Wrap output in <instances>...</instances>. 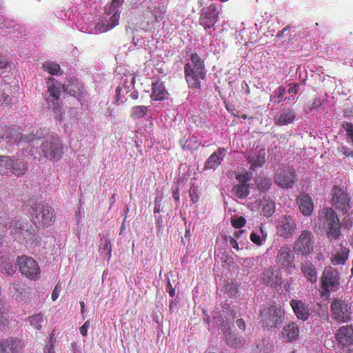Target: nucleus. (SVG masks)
I'll list each match as a JSON object with an SVG mask.
<instances>
[{"instance_id": "nucleus-1", "label": "nucleus", "mask_w": 353, "mask_h": 353, "mask_svg": "<svg viewBox=\"0 0 353 353\" xmlns=\"http://www.w3.org/2000/svg\"><path fill=\"white\" fill-rule=\"evenodd\" d=\"M185 80L189 88L192 89L201 88V81L205 78L204 61L196 53H192L190 57V62L184 66Z\"/></svg>"}, {"instance_id": "nucleus-2", "label": "nucleus", "mask_w": 353, "mask_h": 353, "mask_svg": "<svg viewBox=\"0 0 353 353\" xmlns=\"http://www.w3.org/2000/svg\"><path fill=\"white\" fill-rule=\"evenodd\" d=\"M32 210L30 219L37 228H46L54 223V211L48 204L37 203L32 206Z\"/></svg>"}, {"instance_id": "nucleus-3", "label": "nucleus", "mask_w": 353, "mask_h": 353, "mask_svg": "<svg viewBox=\"0 0 353 353\" xmlns=\"http://www.w3.org/2000/svg\"><path fill=\"white\" fill-rule=\"evenodd\" d=\"M284 310L275 305L264 307L260 312V321L268 330L276 328L282 325L285 316Z\"/></svg>"}, {"instance_id": "nucleus-4", "label": "nucleus", "mask_w": 353, "mask_h": 353, "mask_svg": "<svg viewBox=\"0 0 353 353\" xmlns=\"http://www.w3.org/2000/svg\"><path fill=\"white\" fill-rule=\"evenodd\" d=\"M7 230L13 234H18V239L23 241L26 245H36L39 241V236L36 229L33 226L29 228L22 225L19 221H12Z\"/></svg>"}, {"instance_id": "nucleus-5", "label": "nucleus", "mask_w": 353, "mask_h": 353, "mask_svg": "<svg viewBox=\"0 0 353 353\" xmlns=\"http://www.w3.org/2000/svg\"><path fill=\"white\" fill-rule=\"evenodd\" d=\"M43 156L53 162L61 159L63 154V146L57 135H51L46 138L41 145Z\"/></svg>"}, {"instance_id": "nucleus-6", "label": "nucleus", "mask_w": 353, "mask_h": 353, "mask_svg": "<svg viewBox=\"0 0 353 353\" xmlns=\"http://www.w3.org/2000/svg\"><path fill=\"white\" fill-rule=\"evenodd\" d=\"M34 130H31L30 134L26 131V133L19 132V128L16 125L6 126L3 129L1 138L8 142L17 143L20 142L30 143L42 137V134H38V130L34 134Z\"/></svg>"}, {"instance_id": "nucleus-7", "label": "nucleus", "mask_w": 353, "mask_h": 353, "mask_svg": "<svg viewBox=\"0 0 353 353\" xmlns=\"http://www.w3.org/2000/svg\"><path fill=\"white\" fill-rule=\"evenodd\" d=\"M330 312L334 320L341 323H347L352 319L353 306L345 300L335 299L331 303Z\"/></svg>"}, {"instance_id": "nucleus-8", "label": "nucleus", "mask_w": 353, "mask_h": 353, "mask_svg": "<svg viewBox=\"0 0 353 353\" xmlns=\"http://www.w3.org/2000/svg\"><path fill=\"white\" fill-rule=\"evenodd\" d=\"M323 216V228L330 239H336L341 235L339 219L332 208H325L322 210Z\"/></svg>"}, {"instance_id": "nucleus-9", "label": "nucleus", "mask_w": 353, "mask_h": 353, "mask_svg": "<svg viewBox=\"0 0 353 353\" xmlns=\"http://www.w3.org/2000/svg\"><path fill=\"white\" fill-rule=\"evenodd\" d=\"M17 262L19 271L30 280L37 281L39 279L41 270L38 263L30 256H18Z\"/></svg>"}, {"instance_id": "nucleus-10", "label": "nucleus", "mask_w": 353, "mask_h": 353, "mask_svg": "<svg viewBox=\"0 0 353 353\" xmlns=\"http://www.w3.org/2000/svg\"><path fill=\"white\" fill-rule=\"evenodd\" d=\"M219 14L217 6L215 4H211L203 8L200 13L199 23L209 35H212V31L215 29Z\"/></svg>"}, {"instance_id": "nucleus-11", "label": "nucleus", "mask_w": 353, "mask_h": 353, "mask_svg": "<svg viewBox=\"0 0 353 353\" xmlns=\"http://www.w3.org/2000/svg\"><path fill=\"white\" fill-rule=\"evenodd\" d=\"M314 244L312 233L308 230H303L295 241L293 249L296 254L306 256L313 252Z\"/></svg>"}, {"instance_id": "nucleus-12", "label": "nucleus", "mask_w": 353, "mask_h": 353, "mask_svg": "<svg viewBox=\"0 0 353 353\" xmlns=\"http://www.w3.org/2000/svg\"><path fill=\"white\" fill-rule=\"evenodd\" d=\"M332 205L343 214H346L351 208L350 198L341 188L335 186L332 188Z\"/></svg>"}, {"instance_id": "nucleus-13", "label": "nucleus", "mask_w": 353, "mask_h": 353, "mask_svg": "<svg viewBox=\"0 0 353 353\" xmlns=\"http://www.w3.org/2000/svg\"><path fill=\"white\" fill-rule=\"evenodd\" d=\"M48 95L46 101L48 106L52 109L55 114V117L59 118L61 116V108L60 105V87L54 84L48 86Z\"/></svg>"}, {"instance_id": "nucleus-14", "label": "nucleus", "mask_w": 353, "mask_h": 353, "mask_svg": "<svg viewBox=\"0 0 353 353\" xmlns=\"http://www.w3.org/2000/svg\"><path fill=\"white\" fill-rule=\"evenodd\" d=\"M321 283L324 291L329 292L334 290L340 283L338 271L332 268L325 269L323 272Z\"/></svg>"}, {"instance_id": "nucleus-15", "label": "nucleus", "mask_w": 353, "mask_h": 353, "mask_svg": "<svg viewBox=\"0 0 353 353\" xmlns=\"http://www.w3.org/2000/svg\"><path fill=\"white\" fill-rule=\"evenodd\" d=\"M296 230L294 220L290 216L285 215L281 218L276 225L277 234L284 239L291 237Z\"/></svg>"}, {"instance_id": "nucleus-16", "label": "nucleus", "mask_w": 353, "mask_h": 353, "mask_svg": "<svg viewBox=\"0 0 353 353\" xmlns=\"http://www.w3.org/2000/svg\"><path fill=\"white\" fill-rule=\"evenodd\" d=\"M276 262L282 269L286 270H292L295 268L294 256L288 245L280 248L277 254Z\"/></svg>"}, {"instance_id": "nucleus-17", "label": "nucleus", "mask_w": 353, "mask_h": 353, "mask_svg": "<svg viewBox=\"0 0 353 353\" xmlns=\"http://www.w3.org/2000/svg\"><path fill=\"white\" fill-rule=\"evenodd\" d=\"M261 279L263 283L273 288L280 286L282 283L281 272L279 269L270 267L261 273Z\"/></svg>"}, {"instance_id": "nucleus-18", "label": "nucleus", "mask_w": 353, "mask_h": 353, "mask_svg": "<svg viewBox=\"0 0 353 353\" xmlns=\"http://www.w3.org/2000/svg\"><path fill=\"white\" fill-rule=\"evenodd\" d=\"M274 181L281 188H292L296 181V172L293 168H284L276 174Z\"/></svg>"}, {"instance_id": "nucleus-19", "label": "nucleus", "mask_w": 353, "mask_h": 353, "mask_svg": "<svg viewBox=\"0 0 353 353\" xmlns=\"http://www.w3.org/2000/svg\"><path fill=\"white\" fill-rule=\"evenodd\" d=\"M335 339L338 343L343 347L353 345V325L340 327L335 333Z\"/></svg>"}, {"instance_id": "nucleus-20", "label": "nucleus", "mask_w": 353, "mask_h": 353, "mask_svg": "<svg viewBox=\"0 0 353 353\" xmlns=\"http://www.w3.org/2000/svg\"><path fill=\"white\" fill-rule=\"evenodd\" d=\"M265 150L261 149L257 152H249L245 157L248 163L250 165V169L255 170L256 169L262 167L265 163Z\"/></svg>"}, {"instance_id": "nucleus-21", "label": "nucleus", "mask_w": 353, "mask_h": 353, "mask_svg": "<svg viewBox=\"0 0 353 353\" xmlns=\"http://www.w3.org/2000/svg\"><path fill=\"white\" fill-rule=\"evenodd\" d=\"M226 150L224 148H218L205 161L204 168L205 170H214L221 165L223 158L225 156Z\"/></svg>"}, {"instance_id": "nucleus-22", "label": "nucleus", "mask_w": 353, "mask_h": 353, "mask_svg": "<svg viewBox=\"0 0 353 353\" xmlns=\"http://www.w3.org/2000/svg\"><path fill=\"white\" fill-rule=\"evenodd\" d=\"M296 203L301 212L304 216H310L314 210V203L312 198L307 194H301L296 198Z\"/></svg>"}, {"instance_id": "nucleus-23", "label": "nucleus", "mask_w": 353, "mask_h": 353, "mask_svg": "<svg viewBox=\"0 0 353 353\" xmlns=\"http://www.w3.org/2000/svg\"><path fill=\"white\" fill-rule=\"evenodd\" d=\"M290 305L299 319L302 321H306L308 319L310 316V309L303 301L292 299L290 301Z\"/></svg>"}, {"instance_id": "nucleus-24", "label": "nucleus", "mask_w": 353, "mask_h": 353, "mask_svg": "<svg viewBox=\"0 0 353 353\" xmlns=\"http://www.w3.org/2000/svg\"><path fill=\"white\" fill-rule=\"evenodd\" d=\"M21 347L18 340L6 339L0 340V353H20Z\"/></svg>"}, {"instance_id": "nucleus-25", "label": "nucleus", "mask_w": 353, "mask_h": 353, "mask_svg": "<svg viewBox=\"0 0 353 353\" xmlns=\"http://www.w3.org/2000/svg\"><path fill=\"white\" fill-rule=\"evenodd\" d=\"M169 94L165 85L161 81H155L152 84V93L150 97L154 101H163L168 99Z\"/></svg>"}, {"instance_id": "nucleus-26", "label": "nucleus", "mask_w": 353, "mask_h": 353, "mask_svg": "<svg viewBox=\"0 0 353 353\" xmlns=\"http://www.w3.org/2000/svg\"><path fill=\"white\" fill-rule=\"evenodd\" d=\"M301 270L304 277L311 283H315L317 281L316 269L311 262L305 261L301 264Z\"/></svg>"}, {"instance_id": "nucleus-27", "label": "nucleus", "mask_w": 353, "mask_h": 353, "mask_svg": "<svg viewBox=\"0 0 353 353\" xmlns=\"http://www.w3.org/2000/svg\"><path fill=\"white\" fill-rule=\"evenodd\" d=\"M350 250L346 246L340 244L336 252L332 255L331 263L332 265H343L348 259Z\"/></svg>"}, {"instance_id": "nucleus-28", "label": "nucleus", "mask_w": 353, "mask_h": 353, "mask_svg": "<svg viewBox=\"0 0 353 353\" xmlns=\"http://www.w3.org/2000/svg\"><path fill=\"white\" fill-rule=\"evenodd\" d=\"M282 336L288 342L296 341L299 336V328L295 323L285 325L282 330Z\"/></svg>"}, {"instance_id": "nucleus-29", "label": "nucleus", "mask_w": 353, "mask_h": 353, "mask_svg": "<svg viewBox=\"0 0 353 353\" xmlns=\"http://www.w3.org/2000/svg\"><path fill=\"white\" fill-rule=\"evenodd\" d=\"M13 259L7 255H0V271L8 276H12L16 272V268L12 264Z\"/></svg>"}, {"instance_id": "nucleus-30", "label": "nucleus", "mask_w": 353, "mask_h": 353, "mask_svg": "<svg viewBox=\"0 0 353 353\" xmlns=\"http://www.w3.org/2000/svg\"><path fill=\"white\" fill-rule=\"evenodd\" d=\"M296 114L292 109H288L283 113H281L278 117L274 119V122L278 125H287L292 123Z\"/></svg>"}, {"instance_id": "nucleus-31", "label": "nucleus", "mask_w": 353, "mask_h": 353, "mask_svg": "<svg viewBox=\"0 0 353 353\" xmlns=\"http://www.w3.org/2000/svg\"><path fill=\"white\" fill-rule=\"evenodd\" d=\"M225 343L230 347H239L243 345V339L236 337L229 328L223 332Z\"/></svg>"}, {"instance_id": "nucleus-32", "label": "nucleus", "mask_w": 353, "mask_h": 353, "mask_svg": "<svg viewBox=\"0 0 353 353\" xmlns=\"http://www.w3.org/2000/svg\"><path fill=\"white\" fill-rule=\"evenodd\" d=\"M12 165L8 168V172H12L17 176L23 175L27 171L26 165L19 159H12Z\"/></svg>"}, {"instance_id": "nucleus-33", "label": "nucleus", "mask_w": 353, "mask_h": 353, "mask_svg": "<svg viewBox=\"0 0 353 353\" xmlns=\"http://www.w3.org/2000/svg\"><path fill=\"white\" fill-rule=\"evenodd\" d=\"M148 112V108L145 105H135L131 108L130 117L133 120L143 118Z\"/></svg>"}, {"instance_id": "nucleus-34", "label": "nucleus", "mask_w": 353, "mask_h": 353, "mask_svg": "<svg viewBox=\"0 0 353 353\" xmlns=\"http://www.w3.org/2000/svg\"><path fill=\"white\" fill-rule=\"evenodd\" d=\"M232 192L235 196L239 199H245L249 195V185L238 184L235 185L232 188Z\"/></svg>"}, {"instance_id": "nucleus-35", "label": "nucleus", "mask_w": 353, "mask_h": 353, "mask_svg": "<svg viewBox=\"0 0 353 353\" xmlns=\"http://www.w3.org/2000/svg\"><path fill=\"white\" fill-rule=\"evenodd\" d=\"M262 212L265 216H271L275 211V205L272 201L266 199L265 197L261 201Z\"/></svg>"}, {"instance_id": "nucleus-36", "label": "nucleus", "mask_w": 353, "mask_h": 353, "mask_svg": "<svg viewBox=\"0 0 353 353\" xmlns=\"http://www.w3.org/2000/svg\"><path fill=\"white\" fill-rule=\"evenodd\" d=\"M99 252L103 259L108 261L111 257L112 248L110 241L107 239L102 241L99 247Z\"/></svg>"}, {"instance_id": "nucleus-37", "label": "nucleus", "mask_w": 353, "mask_h": 353, "mask_svg": "<svg viewBox=\"0 0 353 353\" xmlns=\"http://www.w3.org/2000/svg\"><path fill=\"white\" fill-rule=\"evenodd\" d=\"M166 12V7L164 5L155 7L152 10V16L154 17V21L157 23L160 22L164 19Z\"/></svg>"}, {"instance_id": "nucleus-38", "label": "nucleus", "mask_w": 353, "mask_h": 353, "mask_svg": "<svg viewBox=\"0 0 353 353\" xmlns=\"http://www.w3.org/2000/svg\"><path fill=\"white\" fill-rule=\"evenodd\" d=\"M12 159L6 157L0 156V174H6L8 173V168L12 165Z\"/></svg>"}, {"instance_id": "nucleus-39", "label": "nucleus", "mask_w": 353, "mask_h": 353, "mask_svg": "<svg viewBox=\"0 0 353 353\" xmlns=\"http://www.w3.org/2000/svg\"><path fill=\"white\" fill-rule=\"evenodd\" d=\"M43 321V316L41 314L32 315L29 317L30 325L37 330L41 328V323Z\"/></svg>"}, {"instance_id": "nucleus-40", "label": "nucleus", "mask_w": 353, "mask_h": 353, "mask_svg": "<svg viewBox=\"0 0 353 353\" xmlns=\"http://www.w3.org/2000/svg\"><path fill=\"white\" fill-rule=\"evenodd\" d=\"M43 68L44 70L48 71L51 74H57L60 70V65L57 63L52 62H45L43 63Z\"/></svg>"}, {"instance_id": "nucleus-41", "label": "nucleus", "mask_w": 353, "mask_h": 353, "mask_svg": "<svg viewBox=\"0 0 353 353\" xmlns=\"http://www.w3.org/2000/svg\"><path fill=\"white\" fill-rule=\"evenodd\" d=\"M285 93V89L283 86H279L274 92L273 95L270 97L271 101H274L277 103H279L283 99Z\"/></svg>"}, {"instance_id": "nucleus-42", "label": "nucleus", "mask_w": 353, "mask_h": 353, "mask_svg": "<svg viewBox=\"0 0 353 353\" xmlns=\"http://www.w3.org/2000/svg\"><path fill=\"white\" fill-rule=\"evenodd\" d=\"M112 28V26H110L108 23L100 21L94 26L95 33L105 32Z\"/></svg>"}, {"instance_id": "nucleus-43", "label": "nucleus", "mask_w": 353, "mask_h": 353, "mask_svg": "<svg viewBox=\"0 0 353 353\" xmlns=\"http://www.w3.org/2000/svg\"><path fill=\"white\" fill-rule=\"evenodd\" d=\"M9 310L6 307H0V325H5L8 323Z\"/></svg>"}, {"instance_id": "nucleus-44", "label": "nucleus", "mask_w": 353, "mask_h": 353, "mask_svg": "<svg viewBox=\"0 0 353 353\" xmlns=\"http://www.w3.org/2000/svg\"><path fill=\"white\" fill-rule=\"evenodd\" d=\"M322 105V101L319 98L314 99L312 103L310 105H306L304 108V111L306 113H310L314 109L318 108Z\"/></svg>"}, {"instance_id": "nucleus-45", "label": "nucleus", "mask_w": 353, "mask_h": 353, "mask_svg": "<svg viewBox=\"0 0 353 353\" xmlns=\"http://www.w3.org/2000/svg\"><path fill=\"white\" fill-rule=\"evenodd\" d=\"M189 195L192 203H196L199 200V190L197 186L192 184L189 191Z\"/></svg>"}, {"instance_id": "nucleus-46", "label": "nucleus", "mask_w": 353, "mask_h": 353, "mask_svg": "<svg viewBox=\"0 0 353 353\" xmlns=\"http://www.w3.org/2000/svg\"><path fill=\"white\" fill-rule=\"evenodd\" d=\"M246 221L243 216L233 218L231 219V224L234 228L240 229L245 225Z\"/></svg>"}, {"instance_id": "nucleus-47", "label": "nucleus", "mask_w": 353, "mask_h": 353, "mask_svg": "<svg viewBox=\"0 0 353 353\" xmlns=\"http://www.w3.org/2000/svg\"><path fill=\"white\" fill-rule=\"evenodd\" d=\"M252 174L250 172H245L242 174H238L236 179L240 183L239 184L248 185V182L252 179Z\"/></svg>"}, {"instance_id": "nucleus-48", "label": "nucleus", "mask_w": 353, "mask_h": 353, "mask_svg": "<svg viewBox=\"0 0 353 353\" xmlns=\"http://www.w3.org/2000/svg\"><path fill=\"white\" fill-rule=\"evenodd\" d=\"M243 232V230H240L235 232L234 237H231L230 239V243L231 246L236 250H239V247L236 239H239L240 235Z\"/></svg>"}, {"instance_id": "nucleus-49", "label": "nucleus", "mask_w": 353, "mask_h": 353, "mask_svg": "<svg viewBox=\"0 0 353 353\" xmlns=\"http://www.w3.org/2000/svg\"><path fill=\"white\" fill-rule=\"evenodd\" d=\"M338 151L343 156L347 158H353V150H351L346 146H341L338 148Z\"/></svg>"}, {"instance_id": "nucleus-50", "label": "nucleus", "mask_w": 353, "mask_h": 353, "mask_svg": "<svg viewBox=\"0 0 353 353\" xmlns=\"http://www.w3.org/2000/svg\"><path fill=\"white\" fill-rule=\"evenodd\" d=\"M62 290V287H61V285L60 283H57V285H55L54 290H53V292L52 293V300L53 301H56L59 296V293Z\"/></svg>"}, {"instance_id": "nucleus-51", "label": "nucleus", "mask_w": 353, "mask_h": 353, "mask_svg": "<svg viewBox=\"0 0 353 353\" xmlns=\"http://www.w3.org/2000/svg\"><path fill=\"white\" fill-rule=\"evenodd\" d=\"M250 240L256 245H262V241H263V239L260 237V236L255 233V232H252L251 234H250Z\"/></svg>"}, {"instance_id": "nucleus-52", "label": "nucleus", "mask_w": 353, "mask_h": 353, "mask_svg": "<svg viewBox=\"0 0 353 353\" xmlns=\"http://www.w3.org/2000/svg\"><path fill=\"white\" fill-rule=\"evenodd\" d=\"M271 185V182L268 179H265L262 183L258 184V189L261 192L267 191Z\"/></svg>"}, {"instance_id": "nucleus-53", "label": "nucleus", "mask_w": 353, "mask_h": 353, "mask_svg": "<svg viewBox=\"0 0 353 353\" xmlns=\"http://www.w3.org/2000/svg\"><path fill=\"white\" fill-rule=\"evenodd\" d=\"M123 1V0H112L109 8L108 14H110L112 11H114L118 7H119Z\"/></svg>"}, {"instance_id": "nucleus-54", "label": "nucleus", "mask_w": 353, "mask_h": 353, "mask_svg": "<svg viewBox=\"0 0 353 353\" xmlns=\"http://www.w3.org/2000/svg\"><path fill=\"white\" fill-rule=\"evenodd\" d=\"M120 19V14L119 13H117L116 12L112 14V16L110 17V22L108 23L110 26H112V28L116 26L119 23V21Z\"/></svg>"}, {"instance_id": "nucleus-55", "label": "nucleus", "mask_w": 353, "mask_h": 353, "mask_svg": "<svg viewBox=\"0 0 353 353\" xmlns=\"http://www.w3.org/2000/svg\"><path fill=\"white\" fill-rule=\"evenodd\" d=\"M89 327H90V321L88 320L84 323V324L82 326H81V327L79 329L80 333L81 334L82 336H87Z\"/></svg>"}, {"instance_id": "nucleus-56", "label": "nucleus", "mask_w": 353, "mask_h": 353, "mask_svg": "<svg viewBox=\"0 0 353 353\" xmlns=\"http://www.w3.org/2000/svg\"><path fill=\"white\" fill-rule=\"evenodd\" d=\"M299 90V83H294L292 85H290V88L288 89V93L292 94H296Z\"/></svg>"}, {"instance_id": "nucleus-57", "label": "nucleus", "mask_w": 353, "mask_h": 353, "mask_svg": "<svg viewBox=\"0 0 353 353\" xmlns=\"http://www.w3.org/2000/svg\"><path fill=\"white\" fill-rule=\"evenodd\" d=\"M54 346V344L47 343L43 349V353H55Z\"/></svg>"}, {"instance_id": "nucleus-58", "label": "nucleus", "mask_w": 353, "mask_h": 353, "mask_svg": "<svg viewBox=\"0 0 353 353\" xmlns=\"http://www.w3.org/2000/svg\"><path fill=\"white\" fill-rule=\"evenodd\" d=\"M8 65V60L5 56L0 54V69H3Z\"/></svg>"}, {"instance_id": "nucleus-59", "label": "nucleus", "mask_w": 353, "mask_h": 353, "mask_svg": "<svg viewBox=\"0 0 353 353\" xmlns=\"http://www.w3.org/2000/svg\"><path fill=\"white\" fill-rule=\"evenodd\" d=\"M241 90H243L247 95L250 94L249 85L245 81L241 83Z\"/></svg>"}, {"instance_id": "nucleus-60", "label": "nucleus", "mask_w": 353, "mask_h": 353, "mask_svg": "<svg viewBox=\"0 0 353 353\" xmlns=\"http://www.w3.org/2000/svg\"><path fill=\"white\" fill-rule=\"evenodd\" d=\"M236 325L239 327V329L242 330H245L246 325L244 320L243 319H239L236 321Z\"/></svg>"}, {"instance_id": "nucleus-61", "label": "nucleus", "mask_w": 353, "mask_h": 353, "mask_svg": "<svg viewBox=\"0 0 353 353\" xmlns=\"http://www.w3.org/2000/svg\"><path fill=\"white\" fill-rule=\"evenodd\" d=\"M167 291L170 296H174L175 294V290L173 288L170 282L168 281L167 285Z\"/></svg>"}, {"instance_id": "nucleus-62", "label": "nucleus", "mask_w": 353, "mask_h": 353, "mask_svg": "<svg viewBox=\"0 0 353 353\" xmlns=\"http://www.w3.org/2000/svg\"><path fill=\"white\" fill-rule=\"evenodd\" d=\"M172 195L173 198L176 201H179L180 199V194H179V190L178 188L172 189Z\"/></svg>"}, {"instance_id": "nucleus-63", "label": "nucleus", "mask_w": 353, "mask_h": 353, "mask_svg": "<svg viewBox=\"0 0 353 353\" xmlns=\"http://www.w3.org/2000/svg\"><path fill=\"white\" fill-rule=\"evenodd\" d=\"M289 31V26H286L283 29H282L281 31H280L278 34H277V37L279 38H281L283 37H284V35Z\"/></svg>"}, {"instance_id": "nucleus-64", "label": "nucleus", "mask_w": 353, "mask_h": 353, "mask_svg": "<svg viewBox=\"0 0 353 353\" xmlns=\"http://www.w3.org/2000/svg\"><path fill=\"white\" fill-rule=\"evenodd\" d=\"M54 336H55V334H54V332L52 331L50 336H49V340H48V342L49 343H52V344H55V342H56V340L54 339Z\"/></svg>"}]
</instances>
